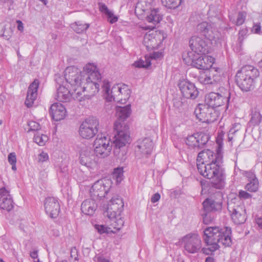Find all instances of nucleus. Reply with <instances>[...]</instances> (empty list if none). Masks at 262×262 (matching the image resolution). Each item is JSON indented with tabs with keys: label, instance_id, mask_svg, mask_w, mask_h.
I'll list each match as a JSON object with an SVG mask.
<instances>
[{
	"label": "nucleus",
	"instance_id": "obj_1",
	"mask_svg": "<svg viewBox=\"0 0 262 262\" xmlns=\"http://www.w3.org/2000/svg\"><path fill=\"white\" fill-rule=\"evenodd\" d=\"M222 159V153H214L210 149L201 151L197 158L199 172L203 177L211 180L212 186L217 189H222L225 185V169L220 165Z\"/></svg>",
	"mask_w": 262,
	"mask_h": 262
},
{
	"label": "nucleus",
	"instance_id": "obj_2",
	"mask_svg": "<svg viewBox=\"0 0 262 262\" xmlns=\"http://www.w3.org/2000/svg\"><path fill=\"white\" fill-rule=\"evenodd\" d=\"M204 233V240L208 248L202 250L206 254L218 250L219 243L225 247H229L232 244L231 229L229 227H210L205 229Z\"/></svg>",
	"mask_w": 262,
	"mask_h": 262
},
{
	"label": "nucleus",
	"instance_id": "obj_3",
	"mask_svg": "<svg viewBox=\"0 0 262 262\" xmlns=\"http://www.w3.org/2000/svg\"><path fill=\"white\" fill-rule=\"evenodd\" d=\"M102 83V88L106 101L105 104L106 109H112L113 105L111 104V102L113 101L124 104L129 99L130 91L126 85L116 84L110 89V85L108 80H104Z\"/></svg>",
	"mask_w": 262,
	"mask_h": 262
},
{
	"label": "nucleus",
	"instance_id": "obj_4",
	"mask_svg": "<svg viewBox=\"0 0 262 262\" xmlns=\"http://www.w3.org/2000/svg\"><path fill=\"white\" fill-rule=\"evenodd\" d=\"M259 75V72L257 68L247 65L237 71L236 82L242 91L248 92L254 89L256 79Z\"/></svg>",
	"mask_w": 262,
	"mask_h": 262
},
{
	"label": "nucleus",
	"instance_id": "obj_5",
	"mask_svg": "<svg viewBox=\"0 0 262 262\" xmlns=\"http://www.w3.org/2000/svg\"><path fill=\"white\" fill-rule=\"evenodd\" d=\"M65 82L74 92H78L82 89V84L84 82L82 72L77 67L71 66L67 67L64 72Z\"/></svg>",
	"mask_w": 262,
	"mask_h": 262
},
{
	"label": "nucleus",
	"instance_id": "obj_6",
	"mask_svg": "<svg viewBox=\"0 0 262 262\" xmlns=\"http://www.w3.org/2000/svg\"><path fill=\"white\" fill-rule=\"evenodd\" d=\"M230 98L229 91L224 88L220 87L216 92H211L205 97V103L214 108L228 104Z\"/></svg>",
	"mask_w": 262,
	"mask_h": 262
},
{
	"label": "nucleus",
	"instance_id": "obj_7",
	"mask_svg": "<svg viewBox=\"0 0 262 262\" xmlns=\"http://www.w3.org/2000/svg\"><path fill=\"white\" fill-rule=\"evenodd\" d=\"M94 151L97 156L104 158L110 155L112 148L110 137L105 134H98L94 143Z\"/></svg>",
	"mask_w": 262,
	"mask_h": 262
},
{
	"label": "nucleus",
	"instance_id": "obj_8",
	"mask_svg": "<svg viewBox=\"0 0 262 262\" xmlns=\"http://www.w3.org/2000/svg\"><path fill=\"white\" fill-rule=\"evenodd\" d=\"M196 117L203 122L211 123L217 120L219 113L206 104H199L195 108Z\"/></svg>",
	"mask_w": 262,
	"mask_h": 262
},
{
	"label": "nucleus",
	"instance_id": "obj_9",
	"mask_svg": "<svg viewBox=\"0 0 262 262\" xmlns=\"http://www.w3.org/2000/svg\"><path fill=\"white\" fill-rule=\"evenodd\" d=\"M114 138L115 140L113 141L114 154L118 159L122 160L125 153V151L122 148L129 141V135L127 129L124 127L118 130Z\"/></svg>",
	"mask_w": 262,
	"mask_h": 262
},
{
	"label": "nucleus",
	"instance_id": "obj_10",
	"mask_svg": "<svg viewBox=\"0 0 262 262\" xmlns=\"http://www.w3.org/2000/svg\"><path fill=\"white\" fill-rule=\"evenodd\" d=\"M112 186V181L108 179H102L92 185L90 191L91 197L94 200H101L105 196Z\"/></svg>",
	"mask_w": 262,
	"mask_h": 262
},
{
	"label": "nucleus",
	"instance_id": "obj_11",
	"mask_svg": "<svg viewBox=\"0 0 262 262\" xmlns=\"http://www.w3.org/2000/svg\"><path fill=\"white\" fill-rule=\"evenodd\" d=\"M100 82L101 80H84L82 89L76 92L74 97L79 101L84 98H90L99 91Z\"/></svg>",
	"mask_w": 262,
	"mask_h": 262
},
{
	"label": "nucleus",
	"instance_id": "obj_12",
	"mask_svg": "<svg viewBox=\"0 0 262 262\" xmlns=\"http://www.w3.org/2000/svg\"><path fill=\"white\" fill-rule=\"evenodd\" d=\"M197 32L210 41H214L215 43L219 40L221 34L217 30V27L214 24L203 21L199 24L196 27Z\"/></svg>",
	"mask_w": 262,
	"mask_h": 262
},
{
	"label": "nucleus",
	"instance_id": "obj_13",
	"mask_svg": "<svg viewBox=\"0 0 262 262\" xmlns=\"http://www.w3.org/2000/svg\"><path fill=\"white\" fill-rule=\"evenodd\" d=\"M228 209L230 212L232 220L235 224H241L246 221L245 207L242 201H239L237 204L231 201L228 203Z\"/></svg>",
	"mask_w": 262,
	"mask_h": 262
},
{
	"label": "nucleus",
	"instance_id": "obj_14",
	"mask_svg": "<svg viewBox=\"0 0 262 262\" xmlns=\"http://www.w3.org/2000/svg\"><path fill=\"white\" fill-rule=\"evenodd\" d=\"M180 242L184 245V250L189 253H196L202 248L201 238L196 234H188L183 237Z\"/></svg>",
	"mask_w": 262,
	"mask_h": 262
},
{
	"label": "nucleus",
	"instance_id": "obj_15",
	"mask_svg": "<svg viewBox=\"0 0 262 262\" xmlns=\"http://www.w3.org/2000/svg\"><path fill=\"white\" fill-rule=\"evenodd\" d=\"M98 126L99 122L97 119H87L80 126L79 135L84 139H91L97 133Z\"/></svg>",
	"mask_w": 262,
	"mask_h": 262
},
{
	"label": "nucleus",
	"instance_id": "obj_16",
	"mask_svg": "<svg viewBox=\"0 0 262 262\" xmlns=\"http://www.w3.org/2000/svg\"><path fill=\"white\" fill-rule=\"evenodd\" d=\"M96 157L90 147L84 146L79 153V163L88 168L94 169L98 164Z\"/></svg>",
	"mask_w": 262,
	"mask_h": 262
},
{
	"label": "nucleus",
	"instance_id": "obj_17",
	"mask_svg": "<svg viewBox=\"0 0 262 262\" xmlns=\"http://www.w3.org/2000/svg\"><path fill=\"white\" fill-rule=\"evenodd\" d=\"M56 81L59 84L55 95L56 100L61 102H68L70 101L72 97L74 99L77 100V98L74 97L76 95L77 92H74L69 85H67L64 83H60L61 82V78L60 77L57 78Z\"/></svg>",
	"mask_w": 262,
	"mask_h": 262
},
{
	"label": "nucleus",
	"instance_id": "obj_18",
	"mask_svg": "<svg viewBox=\"0 0 262 262\" xmlns=\"http://www.w3.org/2000/svg\"><path fill=\"white\" fill-rule=\"evenodd\" d=\"M209 137L204 133H195L188 136L186 140V144L190 149L198 151L208 141Z\"/></svg>",
	"mask_w": 262,
	"mask_h": 262
},
{
	"label": "nucleus",
	"instance_id": "obj_19",
	"mask_svg": "<svg viewBox=\"0 0 262 262\" xmlns=\"http://www.w3.org/2000/svg\"><path fill=\"white\" fill-rule=\"evenodd\" d=\"M123 206V202L120 197L118 195L113 197L106 208V215L108 218L119 217Z\"/></svg>",
	"mask_w": 262,
	"mask_h": 262
},
{
	"label": "nucleus",
	"instance_id": "obj_20",
	"mask_svg": "<svg viewBox=\"0 0 262 262\" xmlns=\"http://www.w3.org/2000/svg\"><path fill=\"white\" fill-rule=\"evenodd\" d=\"M161 43L160 34L156 31L150 30L144 35L143 44L148 51L158 48Z\"/></svg>",
	"mask_w": 262,
	"mask_h": 262
},
{
	"label": "nucleus",
	"instance_id": "obj_21",
	"mask_svg": "<svg viewBox=\"0 0 262 262\" xmlns=\"http://www.w3.org/2000/svg\"><path fill=\"white\" fill-rule=\"evenodd\" d=\"M179 88L183 97L186 98L195 99L199 94V92L194 84L188 80H180Z\"/></svg>",
	"mask_w": 262,
	"mask_h": 262
},
{
	"label": "nucleus",
	"instance_id": "obj_22",
	"mask_svg": "<svg viewBox=\"0 0 262 262\" xmlns=\"http://www.w3.org/2000/svg\"><path fill=\"white\" fill-rule=\"evenodd\" d=\"M14 207V202L10 190L6 187L0 188V209L10 211Z\"/></svg>",
	"mask_w": 262,
	"mask_h": 262
},
{
	"label": "nucleus",
	"instance_id": "obj_23",
	"mask_svg": "<svg viewBox=\"0 0 262 262\" xmlns=\"http://www.w3.org/2000/svg\"><path fill=\"white\" fill-rule=\"evenodd\" d=\"M190 47L192 52L204 55L208 51L206 41L201 37L193 36L189 40Z\"/></svg>",
	"mask_w": 262,
	"mask_h": 262
},
{
	"label": "nucleus",
	"instance_id": "obj_24",
	"mask_svg": "<svg viewBox=\"0 0 262 262\" xmlns=\"http://www.w3.org/2000/svg\"><path fill=\"white\" fill-rule=\"evenodd\" d=\"M46 213L51 218H56L60 212V205L58 200L53 197L46 199L44 203Z\"/></svg>",
	"mask_w": 262,
	"mask_h": 262
},
{
	"label": "nucleus",
	"instance_id": "obj_25",
	"mask_svg": "<svg viewBox=\"0 0 262 262\" xmlns=\"http://www.w3.org/2000/svg\"><path fill=\"white\" fill-rule=\"evenodd\" d=\"M220 74L215 68H210L202 72L199 76V80L204 84H212L220 80Z\"/></svg>",
	"mask_w": 262,
	"mask_h": 262
},
{
	"label": "nucleus",
	"instance_id": "obj_26",
	"mask_svg": "<svg viewBox=\"0 0 262 262\" xmlns=\"http://www.w3.org/2000/svg\"><path fill=\"white\" fill-rule=\"evenodd\" d=\"M184 61L186 64L190 65L199 69H203L205 63L203 62V55H195L192 52H189L183 55Z\"/></svg>",
	"mask_w": 262,
	"mask_h": 262
},
{
	"label": "nucleus",
	"instance_id": "obj_27",
	"mask_svg": "<svg viewBox=\"0 0 262 262\" xmlns=\"http://www.w3.org/2000/svg\"><path fill=\"white\" fill-rule=\"evenodd\" d=\"M84 80H101V76L96 64L87 63L81 72Z\"/></svg>",
	"mask_w": 262,
	"mask_h": 262
},
{
	"label": "nucleus",
	"instance_id": "obj_28",
	"mask_svg": "<svg viewBox=\"0 0 262 262\" xmlns=\"http://www.w3.org/2000/svg\"><path fill=\"white\" fill-rule=\"evenodd\" d=\"M153 147V143L148 138L139 140L137 142L135 152L138 156H144L151 153Z\"/></svg>",
	"mask_w": 262,
	"mask_h": 262
},
{
	"label": "nucleus",
	"instance_id": "obj_29",
	"mask_svg": "<svg viewBox=\"0 0 262 262\" xmlns=\"http://www.w3.org/2000/svg\"><path fill=\"white\" fill-rule=\"evenodd\" d=\"M38 86L39 81L38 80L35 79L28 88L27 95L25 100V104L28 107H31L37 98Z\"/></svg>",
	"mask_w": 262,
	"mask_h": 262
},
{
	"label": "nucleus",
	"instance_id": "obj_30",
	"mask_svg": "<svg viewBox=\"0 0 262 262\" xmlns=\"http://www.w3.org/2000/svg\"><path fill=\"white\" fill-rule=\"evenodd\" d=\"M50 113L55 121H58L64 118L67 111L62 104L56 102L51 106Z\"/></svg>",
	"mask_w": 262,
	"mask_h": 262
},
{
	"label": "nucleus",
	"instance_id": "obj_31",
	"mask_svg": "<svg viewBox=\"0 0 262 262\" xmlns=\"http://www.w3.org/2000/svg\"><path fill=\"white\" fill-rule=\"evenodd\" d=\"M219 196L217 200L212 198L207 199L203 203L204 208L207 211H217L221 210L222 207V195L219 193L216 194Z\"/></svg>",
	"mask_w": 262,
	"mask_h": 262
},
{
	"label": "nucleus",
	"instance_id": "obj_32",
	"mask_svg": "<svg viewBox=\"0 0 262 262\" xmlns=\"http://www.w3.org/2000/svg\"><path fill=\"white\" fill-rule=\"evenodd\" d=\"M97 208L96 200L93 198L85 200L81 205L82 212L86 215H92Z\"/></svg>",
	"mask_w": 262,
	"mask_h": 262
},
{
	"label": "nucleus",
	"instance_id": "obj_33",
	"mask_svg": "<svg viewBox=\"0 0 262 262\" xmlns=\"http://www.w3.org/2000/svg\"><path fill=\"white\" fill-rule=\"evenodd\" d=\"M163 18V14L159 8H154L150 10L146 16V20L148 23L156 25L159 24Z\"/></svg>",
	"mask_w": 262,
	"mask_h": 262
},
{
	"label": "nucleus",
	"instance_id": "obj_34",
	"mask_svg": "<svg viewBox=\"0 0 262 262\" xmlns=\"http://www.w3.org/2000/svg\"><path fill=\"white\" fill-rule=\"evenodd\" d=\"M116 116L119 121L123 122L131 114L130 105H127L124 107L115 106Z\"/></svg>",
	"mask_w": 262,
	"mask_h": 262
},
{
	"label": "nucleus",
	"instance_id": "obj_35",
	"mask_svg": "<svg viewBox=\"0 0 262 262\" xmlns=\"http://www.w3.org/2000/svg\"><path fill=\"white\" fill-rule=\"evenodd\" d=\"M247 177L249 179V182L246 185L245 189L250 192L257 191L259 187V183L255 174L249 172L247 174Z\"/></svg>",
	"mask_w": 262,
	"mask_h": 262
},
{
	"label": "nucleus",
	"instance_id": "obj_36",
	"mask_svg": "<svg viewBox=\"0 0 262 262\" xmlns=\"http://www.w3.org/2000/svg\"><path fill=\"white\" fill-rule=\"evenodd\" d=\"M98 6L100 11L106 16L110 23L114 24L118 21V17L115 15L114 13L109 10L104 4L99 3Z\"/></svg>",
	"mask_w": 262,
	"mask_h": 262
},
{
	"label": "nucleus",
	"instance_id": "obj_37",
	"mask_svg": "<svg viewBox=\"0 0 262 262\" xmlns=\"http://www.w3.org/2000/svg\"><path fill=\"white\" fill-rule=\"evenodd\" d=\"M229 19L232 24L236 26L243 25L246 19L247 13L244 11H239L235 14H230Z\"/></svg>",
	"mask_w": 262,
	"mask_h": 262
},
{
	"label": "nucleus",
	"instance_id": "obj_38",
	"mask_svg": "<svg viewBox=\"0 0 262 262\" xmlns=\"http://www.w3.org/2000/svg\"><path fill=\"white\" fill-rule=\"evenodd\" d=\"M247 33L248 30L246 28H243L239 30L237 43L234 47L236 52H239L242 50L243 42L247 36Z\"/></svg>",
	"mask_w": 262,
	"mask_h": 262
},
{
	"label": "nucleus",
	"instance_id": "obj_39",
	"mask_svg": "<svg viewBox=\"0 0 262 262\" xmlns=\"http://www.w3.org/2000/svg\"><path fill=\"white\" fill-rule=\"evenodd\" d=\"M262 120V116L259 112L255 109L252 111L251 113V119L249 122L250 125L256 126L259 125Z\"/></svg>",
	"mask_w": 262,
	"mask_h": 262
},
{
	"label": "nucleus",
	"instance_id": "obj_40",
	"mask_svg": "<svg viewBox=\"0 0 262 262\" xmlns=\"http://www.w3.org/2000/svg\"><path fill=\"white\" fill-rule=\"evenodd\" d=\"M89 24H84L80 21L72 24L71 25L72 29L77 33H80L85 31L89 28Z\"/></svg>",
	"mask_w": 262,
	"mask_h": 262
},
{
	"label": "nucleus",
	"instance_id": "obj_41",
	"mask_svg": "<svg viewBox=\"0 0 262 262\" xmlns=\"http://www.w3.org/2000/svg\"><path fill=\"white\" fill-rule=\"evenodd\" d=\"M33 140L39 146H43L48 141L49 138L46 135L37 132L34 134Z\"/></svg>",
	"mask_w": 262,
	"mask_h": 262
},
{
	"label": "nucleus",
	"instance_id": "obj_42",
	"mask_svg": "<svg viewBox=\"0 0 262 262\" xmlns=\"http://www.w3.org/2000/svg\"><path fill=\"white\" fill-rule=\"evenodd\" d=\"M111 220V226L113 229H115L116 231L119 230L123 226L124 222L121 219L120 215L117 217L109 218Z\"/></svg>",
	"mask_w": 262,
	"mask_h": 262
},
{
	"label": "nucleus",
	"instance_id": "obj_43",
	"mask_svg": "<svg viewBox=\"0 0 262 262\" xmlns=\"http://www.w3.org/2000/svg\"><path fill=\"white\" fill-rule=\"evenodd\" d=\"M151 65V59L150 57L145 56L144 60L140 59L134 62V66L139 68H147Z\"/></svg>",
	"mask_w": 262,
	"mask_h": 262
},
{
	"label": "nucleus",
	"instance_id": "obj_44",
	"mask_svg": "<svg viewBox=\"0 0 262 262\" xmlns=\"http://www.w3.org/2000/svg\"><path fill=\"white\" fill-rule=\"evenodd\" d=\"M182 0H161L164 6L169 9H176L179 7Z\"/></svg>",
	"mask_w": 262,
	"mask_h": 262
},
{
	"label": "nucleus",
	"instance_id": "obj_45",
	"mask_svg": "<svg viewBox=\"0 0 262 262\" xmlns=\"http://www.w3.org/2000/svg\"><path fill=\"white\" fill-rule=\"evenodd\" d=\"M112 177L117 183H120L123 179V169L122 167L115 168L112 173Z\"/></svg>",
	"mask_w": 262,
	"mask_h": 262
},
{
	"label": "nucleus",
	"instance_id": "obj_46",
	"mask_svg": "<svg viewBox=\"0 0 262 262\" xmlns=\"http://www.w3.org/2000/svg\"><path fill=\"white\" fill-rule=\"evenodd\" d=\"M95 229L99 234L115 233L116 231L112 230V227H108L103 225L96 224Z\"/></svg>",
	"mask_w": 262,
	"mask_h": 262
},
{
	"label": "nucleus",
	"instance_id": "obj_47",
	"mask_svg": "<svg viewBox=\"0 0 262 262\" xmlns=\"http://www.w3.org/2000/svg\"><path fill=\"white\" fill-rule=\"evenodd\" d=\"M214 59L210 56L203 55V62L205 63L204 70H208L210 68H212V65L214 62Z\"/></svg>",
	"mask_w": 262,
	"mask_h": 262
},
{
	"label": "nucleus",
	"instance_id": "obj_48",
	"mask_svg": "<svg viewBox=\"0 0 262 262\" xmlns=\"http://www.w3.org/2000/svg\"><path fill=\"white\" fill-rule=\"evenodd\" d=\"M78 252L76 247H74L71 249L70 257L69 258V262H78Z\"/></svg>",
	"mask_w": 262,
	"mask_h": 262
},
{
	"label": "nucleus",
	"instance_id": "obj_49",
	"mask_svg": "<svg viewBox=\"0 0 262 262\" xmlns=\"http://www.w3.org/2000/svg\"><path fill=\"white\" fill-rule=\"evenodd\" d=\"M3 33L2 36L6 40H9L10 38L11 37L12 33H13V30L10 27L7 28L6 26H5L4 28L2 30Z\"/></svg>",
	"mask_w": 262,
	"mask_h": 262
},
{
	"label": "nucleus",
	"instance_id": "obj_50",
	"mask_svg": "<svg viewBox=\"0 0 262 262\" xmlns=\"http://www.w3.org/2000/svg\"><path fill=\"white\" fill-rule=\"evenodd\" d=\"M216 142L217 144V148L216 152H220L222 153V145H223V135H218L216 138Z\"/></svg>",
	"mask_w": 262,
	"mask_h": 262
},
{
	"label": "nucleus",
	"instance_id": "obj_51",
	"mask_svg": "<svg viewBox=\"0 0 262 262\" xmlns=\"http://www.w3.org/2000/svg\"><path fill=\"white\" fill-rule=\"evenodd\" d=\"M49 160V155L48 153L41 151L38 156V162H44L48 161Z\"/></svg>",
	"mask_w": 262,
	"mask_h": 262
},
{
	"label": "nucleus",
	"instance_id": "obj_52",
	"mask_svg": "<svg viewBox=\"0 0 262 262\" xmlns=\"http://www.w3.org/2000/svg\"><path fill=\"white\" fill-rule=\"evenodd\" d=\"M238 196L241 200L248 199L252 197L251 194L244 190H240Z\"/></svg>",
	"mask_w": 262,
	"mask_h": 262
},
{
	"label": "nucleus",
	"instance_id": "obj_53",
	"mask_svg": "<svg viewBox=\"0 0 262 262\" xmlns=\"http://www.w3.org/2000/svg\"><path fill=\"white\" fill-rule=\"evenodd\" d=\"M28 125L32 130H37L40 128L39 123L33 121L29 122Z\"/></svg>",
	"mask_w": 262,
	"mask_h": 262
},
{
	"label": "nucleus",
	"instance_id": "obj_54",
	"mask_svg": "<svg viewBox=\"0 0 262 262\" xmlns=\"http://www.w3.org/2000/svg\"><path fill=\"white\" fill-rule=\"evenodd\" d=\"M8 160L10 164H16V157L15 152H11L8 155Z\"/></svg>",
	"mask_w": 262,
	"mask_h": 262
},
{
	"label": "nucleus",
	"instance_id": "obj_55",
	"mask_svg": "<svg viewBox=\"0 0 262 262\" xmlns=\"http://www.w3.org/2000/svg\"><path fill=\"white\" fill-rule=\"evenodd\" d=\"M261 26L260 24H255L252 28V31L255 34H260L261 33Z\"/></svg>",
	"mask_w": 262,
	"mask_h": 262
},
{
	"label": "nucleus",
	"instance_id": "obj_56",
	"mask_svg": "<svg viewBox=\"0 0 262 262\" xmlns=\"http://www.w3.org/2000/svg\"><path fill=\"white\" fill-rule=\"evenodd\" d=\"M203 222L205 224H208L213 220V218L211 216L210 214H206L203 216Z\"/></svg>",
	"mask_w": 262,
	"mask_h": 262
},
{
	"label": "nucleus",
	"instance_id": "obj_57",
	"mask_svg": "<svg viewBox=\"0 0 262 262\" xmlns=\"http://www.w3.org/2000/svg\"><path fill=\"white\" fill-rule=\"evenodd\" d=\"M162 56H163V55H162V53L161 52H154L152 54L151 56L150 57H149L150 58V59H158V58H161Z\"/></svg>",
	"mask_w": 262,
	"mask_h": 262
},
{
	"label": "nucleus",
	"instance_id": "obj_58",
	"mask_svg": "<svg viewBox=\"0 0 262 262\" xmlns=\"http://www.w3.org/2000/svg\"><path fill=\"white\" fill-rule=\"evenodd\" d=\"M94 261L95 262H110L108 259L102 256L95 257Z\"/></svg>",
	"mask_w": 262,
	"mask_h": 262
},
{
	"label": "nucleus",
	"instance_id": "obj_59",
	"mask_svg": "<svg viewBox=\"0 0 262 262\" xmlns=\"http://www.w3.org/2000/svg\"><path fill=\"white\" fill-rule=\"evenodd\" d=\"M160 197L161 196L160 194L158 193H156L152 196L151 198V202L152 203H156L160 200Z\"/></svg>",
	"mask_w": 262,
	"mask_h": 262
},
{
	"label": "nucleus",
	"instance_id": "obj_60",
	"mask_svg": "<svg viewBox=\"0 0 262 262\" xmlns=\"http://www.w3.org/2000/svg\"><path fill=\"white\" fill-rule=\"evenodd\" d=\"M16 23L17 24V29L20 31L21 32H23L24 31V24L23 23H22L21 21L19 20H16Z\"/></svg>",
	"mask_w": 262,
	"mask_h": 262
},
{
	"label": "nucleus",
	"instance_id": "obj_61",
	"mask_svg": "<svg viewBox=\"0 0 262 262\" xmlns=\"http://www.w3.org/2000/svg\"><path fill=\"white\" fill-rule=\"evenodd\" d=\"M255 222L258 226L262 229V216L256 217Z\"/></svg>",
	"mask_w": 262,
	"mask_h": 262
},
{
	"label": "nucleus",
	"instance_id": "obj_62",
	"mask_svg": "<svg viewBox=\"0 0 262 262\" xmlns=\"http://www.w3.org/2000/svg\"><path fill=\"white\" fill-rule=\"evenodd\" d=\"M30 256L33 259H36L38 257V251L36 250H34L33 251H31L30 253Z\"/></svg>",
	"mask_w": 262,
	"mask_h": 262
},
{
	"label": "nucleus",
	"instance_id": "obj_63",
	"mask_svg": "<svg viewBox=\"0 0 262 262\" xmlns=\"http://www.w3.org/2000/svg\"><path fill=\"white\" fill-rule=\"evenodd\" d=\"M237 131V130L235 129L234 127H231L230 129L229 132V135H228V136H229V139L230 140L232 139V137H230V135L234 134Z\"/></svg>",
	"mask_w": 262,
	"mask_h": 262
},
{
	"label": "nucleus",
	"instance_id": "obj_64",
	"mask_svg": "<svg viewBox=\"0 0 262 262\" xmlns=\"http://www.w3.org/2000/svg\"><path fill=\"white\" fill-rule=\"evenodd\" d=\"M68 170L67 167L66 165H64L63 167H59V168L57 169V171L58 172H61V173H66Z\"/></svg>",
	"mask_w": 262,
	"mask_h": 262
}]
</instances>
